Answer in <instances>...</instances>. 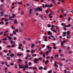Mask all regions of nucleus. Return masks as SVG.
<instances>
[{"label": "nucleus", "instance_id": "f257e3e1", "mask_svg": "<svg viewBox=\"0 0 73 73\" xmlns=\"http://www.w3.org/2000/svg\"><path fill=\"white\" fill-rule=\"evenodd\" d=\"M34 62L35 63V64H37L38 63V62H37V61H38L39 60H42V58L41 57L39 58H38V59H37V58H35L34 59Z\"/></svg>", "mask_w": 73, "mask_h": 73}, {"label": "nucleus", "instance_id": "f03ea898", "mask_svg": "<svg viewBox=\"0 0 73 73\" xmlns=\"http://www.w3.org/2000/svg\"><path fill=\"white\" fill-rule=\"evenodd\" d=\"M35 9L36 11H40V12H41V11H42V9L40 7L36 8Z\"/></svg>", "mask_w": 73, "mask_h": 73}, {"label": "nucleus", "instance_id": "7ed1b4c3", "mask_svg": "<svg viewBox=\"0 0 73 73\" xmlns=\"http://www.w3.org/2000/svg\"><path fill=\"white\" fill-rule=\"evenodd\" d=\"M50 14H52V15H54V13L53 12H51L50 13V14H49V16L50 17V19H51L53 17V16H52Z\"/></svg>", "mask_w": 73, "mask_h": 73}, {"label": "nucleus", "instance_id": "20e7f679", "mask_svg": "<svg viewBox=\"0 0 73 73\" xmlns=\"http://www.w3.org/2000/svg\"><path fill=\"white\" fill-rule=\"evenodd\" d=\"M24 66H21V64H19V68H20L21 69H23V68H24Z\"/></svg>", "mask_w": 73, "mask_h": 73}, {"label": "nucleus", "instance_id": "39448f33", "mask_svg": "<svg viewBox=\"0 0 73 73\" xmlns=\"http://www.w3.org/2000/svg\"><path fill=\"white\" fill-rule=\"evenodd\" d=\"M22 55H23L22 53H18L17 54V56H19V57H20V56H22Z\"/></svg>", "mask_w": 73, "mask_h": 73}, {"label": "nucleus", "instance_id": "423d86ee", "mask_svg": "<svg viewBox=\"0 0 73 73\" xmlns=\"http://www.w3.org/2000/svg\"><path fill=\"white\" fill-rule=\"evenodd\" d=\"M47 33L48 35H52V32H50V31H49L47 32Z\"/></svg>", "mask_w": 73, "mask_h": 73}, {"label": "nucleus", "instance_id": "0eeeda50", "mask_svg": "<svg viewBox=\"0 0 73 73\" xmlns=\"http://www.w3.org/2000/svg\"><path fill=\"white\" fill-rule=\"evenodd\" d=\"M48 1H50V0H47ZM52 2V3H55V0H51Z\"/></svg>", "mask_w": 73, "mask_h": 73}, {"label": "nucleus", "instance_id": "6e6552de", "mask_svg": "<svg viewBox=\"0 0 73 73\" xmlns=\"http://www.w3.org/2000/svg\"><path fill=\"white\" fill-rule=\"evenodd\" d=\"M14 55L13 54H11L10 55L11 57H14Z\"/></svg>", "mask_w": 73, "mask_h": 73}, {"label": "nucleus", "instance_id": "1a4fd4ad", "mask_svg": "<svg viewBox=\"0 0 73 73\" xmlns=\"http://www.w3.org/2000/svg\"><path fill=\"white\" fill-rule=\"evenodd\" d=\"M48 62H49V60H47L45 61V64H47Z\"/></svg>", "mask_w": 73, "mask_h": 73}, {"label": "nucleus", "instance_id": "9d476101", "mask_svg": "<svg viewBox=\"0 0 73 73\" xmlns=\"http://www.w3.org/2000/svg\"><path fill=\"white\" fill-rule=\"evenodd\" d=\"M14 23L15 24H17V21L16 19L14 20Z\"/></svg>", "mask_w": 73, "mask_h": 73}, {"label": "nucleus", "instance_id": "9b49d317", "mask_svg": "<svg viewBox=\"0 0 73 73\" xmlns=\"http://www.w3.org/2000/svg\"><path fill=\"white\" fill-rule=\"evenodd\" d=\"M33 52L34 53H35V50H32L31 51V53L32 54H33Z\"/></svg>", "mask_w": 73, "mask_h": 73}, {"label": "nucleus", "instance_id": "f8f14e48", "mask_svg": "<svg viewBox=\"0 0 73 73\" xmlns=\"http://www.w3.org/2000/svg\"><path fill=\"white\" fill-rule=\"evenodd\" d=\"M25 68H28V65L27 64L26 65H25Z\"/></svg>", "mask_w": 73, "mask_h": 73}, {"label": "nucleus", "instance_id": "ddd939ff", "mask_svg": "<svg viewBox=\"0 0 73 73\" xmlns=\"http://www.w3.org/2000/svg\"><path fill=\"white\" fill-rule=\"evenodd\" d=\"M49 53V51H47L46 52V54L47 56L48 55V53Z\"/></svg>", "mask_w": 73, "mask_h": 73}, {"label": "nucleus", "instance_id": "4468645a", "mask_svg": "<svg viewBox=\"0 0 73 73\" xmlns=\"http://www.w3.org/2000/svg\"><path fill=\"white\" fill-rule=\"evenodd\" d=\"M53 7V5L52 4H50L49 5V8L50 7V8H51L52 7Z\"/></svg>", "mask_w": 73, "mask_h": 73}, {"label": "nucleus", "instance_id": "2eb2a0df", "mask_svg": "<svg viewBox=\"0 0 73 73\" xmlns=\"http://www.w3.org/2000/svg\"><path fill=\"white\" fill-rule=\"evenodd\" d=\"M7 60H11V59L10 58V57H7L6 58Z\"/></svg>", "mask_w": 73, "mask_h": 73}, {"label": "nucleus", "instance_id": "dca6fc26", "mask_svg": "<svg viewBox=\"0 0 73 73\" xmlns=\"http://www.w3.org/2000/svg\"><path fill=\"white\" fill-rule=\"evenodd\" d=\"M25 39H26V40H31V38H27L26 37H25Z\"/></svg>", "mask_w": 73, "mask_h": 73}, {"label": "nucleus", "instance_id": "f3484780", "mask_svg": "<svg viewBox=\"0 0 73 73\" xmlns=\"http://www.w3.org/2000/svg\"><path fill=\"white\" fill-rule=\"evenodd\" d=\"M18 4H20V5L22 4H23V3L22 2V1H21V2H18Z\"/></svg>", "mask_w": 73, "mask_h": 73}, {"label": "nucleus", "instance_id": "a211bd4d", "mask_svg": "<svg viewBox=\"0 0 73 73\" xmlns=\"http://www.w3.org/2000/svg\"><path fill=\"white\" fill-rule=\"evenodd\" d=\"M10 42H11L12 44H15V42L13 40H10Z\"/></svg>", "mask_w": 73, "mask_h": 73}, {"label": "nucleus", "instance_id": "6ab92c4d", "mask_svg": "<svg viewBox=\"0 0 73 73\" xmlns=\"http://www.w3.org/2000/svg\"><path fill=\"white\" fill-rule=\"evenodd\" d=\"M7 40V38H3L2 39L3 41H5Z\"/></svg>", "mask_w": 73, "mask_h": 73}, {"label": "nucleus", "instance_id": "aec40b11", "mask_svg": "<svg viewBox=\"0 0 73 73\" xmlns=\"http://www.w3.org/2000/svg\"><path fill=\"white\" fill-rule=\"evenodd\" d=\"M42 69H43V67H42V66H40L39 68V69H40V70Z\"/></svg>", "mask_w": 73, "mask_h": 73}, {"label": "nucleus", "instance_id": "412c9836", "mask_svg": "<svg viewBox=\"0 0 73 73\" xmlns=\"http://www.w3.org/2000/svg\"><path fill=\"white\" fill-rule=\"evenodd\" d=\"M70 37H71V36H70V35H69L68 36H67V38H70Z\"/></svg>", "mask_w": 73, "mask_h": 73}, {"label": "nucleus", "instance_id": "4be33fe9", "mask_svg": "<svg viewBox=\"0 0 73 73\" xmlns=\"http://www.w3.org/2000/svg\"><path fill=\"white\" fill-rule=\"evenodd\" d=\"M5 64L6 65V66L8 65V62L7 61L5 62Z\"/></svg>", "mask_w": 73, "mask_h": 73}, {"label": "nucleus", "instance_id": "5701e85b", "mask_svg": "<svg viewBox=\"0 0 73 73\" xmlns=\"http://www.w3.org/2000/svg\"><path fill=\"white\" fill-rule=\"evenodd\" d=\"M70 33V31H67V36H69V34Z\"/></svg>", "mask_w": 73, "mask_h": 73}, {"label": "nucleus", "instance_id": "b1692460", "mask_svg": "<svg viewBox=\"0 0 73 73\" xmlns=\"http://www.w3.org/2000/svg\"><path fill=\"white\" fill-rule=\"evenodd\" d=\"M3 12H1V16H3V15H4L2 14H3Z\"/></svg>", "mask_w": 73, "mask_h": 73}, {"label": "nucleus", "instance_id": "393cba45", "mask_svg": "<svg viewBox=\"0 0 73 73\" xmlns=\"http://www.w3.org/2000/svg\"><path fill=\"white\" fill-rule=\"evenodd\" d=\"M49 5H48L46 4L45 5V7H48L49 8Z\"/></svg>", "mask_w": 73, "mask_h": 73}, {"label": "nucleus", "instance_id": "a878e982", "mask_svg": "<svg viewBox=\"0 0 73 73\" xmlns=\"http://www.w3.org/2000/svg\"><path fill=\"white\" fill-rule=\"evenodd\" d=\"M63 44H64V41H63L61 43V46H63Z\"/></svg>", "mask_w": 73, "mask_h": 73}, {"label": "nucleus", "instance_id": "bb28decb", "mask_svg": "<svg viewBox=\"0 0 73 73\" xmlns=\"http://www.w3.org/2000/svg\"><path fill=\"white\" fill-rule=\"evenodd\" d=\"M43 69L44 70H47V68L44 67L43 68Z\"/></svg>", "mask_w": 73, "mask_h": 73}, {"label": "nucleus", "instance_id": "cd10ccee", "mask_svg": "<svg viewBox=\"0 0 73 73\" xmlns=\"http://www.w3.org/2000/svg\"><path fill=\"white\" fill-rule=\"evenodd\" d=\"M34 56V57H36V56H37V55L36 54H33L32 55V56L33 57V56Z\"/></svg>", "mask_w": 73, "mask_h": 73}, {"label": "nucleus", "instance_id": "c85d7f7f", "mask_svg": "<svg viewBox=\"0 0 73 73\" xmlns=\"http://www.w3.org/2000/svg\"><path fill=\"white\" fill-rule=\"evenodd\" d=\"M8 38V39H9L10 40H12V38L10 36H9Z\"/></svg>", "mask_w": 73, "mask_h": 73}, {"label": "nucleus", "instance_id": "c756f323", "mask_svg": "<svg viewBox=\"0 0 73 73\" xmlns=\"http://www.w3.org/2000/svg\"><path fill=\"white\" fill-rule=\"evenodd\" d=\"M66 46H63V49H66Z\"/></svg>", "mask_w": 73, "mask_h": 73}, {"label": "nucleus", "instance_id": "7c9ffc66", "mask_svg": "<svg viewBox=\"0 0 73 73\" xmlns=\"http://www.w3.org/2000/svg\"><path fill=\"white\" fill-rule=\"evenodd\" d=\"M8 30H7L5 32H4V33H7L8 32Z\"/></svg>", "mask_w": 73, "mask_h": 73}, {"label": "nucleus", "instance_id": "2f4dec72", "mask_svg": "<svg viewBox=\"0 0 73 73\" xmlns=\"http://www.w3.org/2000/svg\"><path fill=\"white\" fill-rule=\"evenodd\" d=\"M0 24H4V22H3V21H1L0 23Z\"/></svg>", "mask_w": 73, "mask_h": 73}, {"label": "nucleus", "instance_id": "473e14b6", "mask_svg": "<svg viewBox=\"0 0 73 73\" xmlns=\"http://www.w3.org/2000/svg\"><path fill=\"white\" fill-rule=\"evenodd\" d=\"M13 32L14 35H16V33L15 32V31H13Z\"/></svg>", "mask_w": 73, "mask_h": 73}, {"label": "nucleus", "instance_id": "72a5a7b5", "mask_svg": "<svg viewBox=\"0 0 73 73\" xmlns=\"http://www.w3.org/2000/svg\"><path fill=\"white\" fill-rule=\"evenodd\" d=\"M57 61H55L54 62V66L55 65H57Z\"/></svg>", "mask_w": 73, "mask_h": 73}, {"label": "nucleus", "instance_id": "f704fd0d", "mask_svg": "<svg viewBox=\"0 0 73 73\" xmlns=\"http://www.w3.org/2000/svg\"><path fill=\"white\" fill-rule=\"evenodd\" d=\"M3 5L1 4L0 5V8H3Z\"/></svg>", "mask_w": 73, "mask_h": 73}, {"label": "nucleus", "instance_id": "c9c22d12", "mask_svg": "<svg viewBox=\"0 0 73 73\" xmlns=\"http://www.w3.org/2000/svg\"><path fill=\"white\" fill-rule=\"evenodd\" d=\"M56 60H59V61H60L61 60V59L60 58H57Z\"/></svg>", "mask_w": 73, "mask_h": 73}, {"label": "nucleus", "instance_id": "e433bc0d", "mask_svg": "<svg viewBox=\"0 0 73 73\" xmlns=\"http://www.w3.org/2000/svg\"><path fill=\"white\" fill-rule=\"evenodd\" d=\"M33 67H29V69H30V70H31V69H33Z\"/></svg>", "mask_w": 73, "mask_h": 73}, {"label": "nucleus", "instance_id": "4c0bfd02", "mask_svg": "<svg viewBox=\"0 0 73 73\" xmlns=\"http://www.w3.org/2000/svg\"><path fill=\"white\" fill-rule=\"evenodd\" d=\"M40 17L41 19H42V20H44L43 18L42 17V15L40 16Z\"/></svg>", "mask_w": 73, "mask_h": 73}, {"label": "nucleus", "instance_id": "58836bf2", "mask_svg": "<svg viewBox=\"0 0 73 73\" xmlns=\"http://www.w3.org/2000/svg\"><path fill=\"white\" fill-rule=\"evenodd\" d=\"M55 28H56V29H58V30H59V28H58V27L57 26H56Z\"/></svg>", "mask_w": 73, "mask_h": 73}, {"label": "nucleus", "instance_id": "ea45409f", "mask_svg": "<svg viewBox=\"0 0 73 73\" xmlns=\"http://www.w3.org/2000/svg\"><path fill=\"white\" fill-rule=\"evenodd\" d=\"M18 61L19 62H21L22 61V60H21V59H19L18 60Z\"/></svg>", "mask_w": 73, "mask_h": 73}, {"label": "nucleus", "instance_id": "a19ab883", "mask_svg": "<svg viewBox=\"0 0 73 73\" xmlns=\"http://www.w3.org/2000/svg\"><path fill=\"white\" fill-rule=\"evenodd\" d=\"M9 54H11L12 53V52L11 51V50H9Z\"/></svg>", "mask_w": 73, "mask_h": 73}, {"label": "nucleus", "instance_id": "79ce46f5", "mask_svg": "<svg viewBox=\"0 0 73 73\" xmlns=\"http://www.w3.org/2000/svg\"><path fill=\"white\" fill-rule=\"evenodd\" d=\"M21 14L22 15H24V12H23V11H21Z\"/></svg>", "mask_w": 73, "mask_h": 73}, {"label": "nucleus", "instance_id": "37998d69", "mask_svg": "<svg viewBox=\"0 0 73 73\" xmlns=\"http://www.w3.org/2000/svg\"><path fill=\"white\" fill-rule=\"evenodd\" d=\"M35 46V45L33 44H32L31 45V48H33V46Z\"/></svg>", "mask_w": 73, "mask_h": 73}, {"label": "nucleus", "instance_id": "c03bdc74", "mask_svg": "<svg viewBox=\"0 0 73 73\" xmlns=\"http://www.w3.org/2000/svg\"><path fill=\"white\" fill-rule=\"evenodd\" d=\"M14 17H16V15L14 14H13V18H14Z\"/></svg>", "mask_w": 73, "mask_h": 73}, {"label": "nucleus", "instance_id": "a18cd8bd", "mask_svg": "<svg viewBox=\"0 0 73 73\" xmlns=\"http://www.w3.org/2000/svg\"><path fill=\"white\" fill-rule=\"evenodd\" d=\"M7 42H6V41H3V44H7Z\"/></svg>", "mask_w": 73, "mask_h": 73}, {"label": "nucleus", "instance_id": "49530a36", "mask_svg": "<svg viewBox=\"0 0 73 73\" xmlns=\"http://www.w3.org/2000/svg\"><path fill=\"white\" fill-rule=\"evenodd\" d=\"M47 25H48V28H49V27H51V26H50V25L48 24Z\"/></svg>", "mask_w": 73, "mask_h": 73}, {"label": "nucleus", "instance_id": "de8ad7c7", "mask_svg": "<svg viewBox=\"0 0 73 73\" xmlns=\"http://www.w3.org/2000/svg\"><path fill=\"white\" fill-rule=\"evenodd\" d=\"M15 46V45L13 44L12 46H11L12 48H14V47Z\"/></svg>", "mask_w": 73, "mask_h": 73}, {"label": "nucleus", "instance_id": "09e8293b", "mask_svg": "<svg viewBox=\"0 0 73 73\" xmlns=\"http://www.w3.org/2000/svg\"><path fill=\"white\" fill-rule=\"evenodd\" d=\"M48 12H49V11L48 10H46V11H45V12H46V13H47V14H48Z\"/></svg>", "mask_w": 73, "mask_h": 73}, {"label": "nucleus", "instance_id": "8fccbe9b", "mask_svg": "<svg viewBox=\"0 0 73 73\" xmlns=\"http://www.w3.org/2000/svg\"><path fill=\"white\" fill-rule=\"evenodd\" d=\"M19 46H23V44H22L20 43L19 44Z\"/></svg>", "mask_w": 73, "mask_h": 73}, {"label": "nucleus", "instance_id": "3c124183", "mask_svg": "<svg viewBox=\"0 0 73 73\" xmlns=\"http://www.w3.org/2000/svg\"><path fill=\"white\" fill-rule=\"evenodd\" d=\"M66 32H63V35H66Z\"/></svg>", "mask_w": 73, "mask_h": 73}, {"label": "nucleus", "instance_id": "603ef678", "mask_svg": "<svg viewBox=\"0 0 73 73\" xmlns=\"http://www.w3.org/2000/svg\"><path fill=\"white\" fill-rule=\"evenodd\" d=\"M33 68V69H34V70H35L36 69H37V67H35Z\"/></svg>", "mask_w": 73, "mask_h": 73}, {"label": "nucleus", "instance_id": "864d4df0", "mask_svg": "<svg viewBox=\"0 0 73 73\" xmlns=\"http://www.w3.org/2000/svg\"><path fill=\"white\" fill-rule=\"evenodd\" d=\"M48 73H52V70H50V71H49L48 72Z\"/></svg>", "mask_w": 73, "mask_h": 73}, {"label": "nucleus", "instance_id": "5fc2aeb1", "mask_svg": "<svg viewBox=\"0 0 73 73\" xmlns=\"http://www.w3.org/2000/svg\"><path fill=\"white\" fill-rule=\"evenodd\" d=\"M31 62H29V63H28V65H29V66H30L31 65Z\"/></svg>", "mask_w": 73, "mask_h": 73}, {"label": "nucleus", "instance_id": "6e6d98bb", "mask_svg": "<svg viewBox=\"0 0 73 73\" xmlns=\"http://www.w3.org/2000/svg\"><path fill=\"white\" fill-rule=\"evenodd\" d=\"M45 62V60L44 59H42V63H44Z\"/></svg>", "mask_w": 73, "mask_h": 73}, {"label": "nucleus", "instance_id": "4d7b16f0", "mask_svg": "<svg viewBox=\"0 0 73 73\" xmlns=\"http://www.w3.org/2000/svg\"><path fill=\"white\" fill-rule=\"evenodd\" d=\"M43 38H47V37L46 36H44L43 37Z\"/></svg>", "mask_w": 73, "mask_h": 73}, {"label": "nucleus", "instance_id": "13d9d810", "mask_svg": "<svg viewBox=\"0 0 73 73\" xmlns=\"http://www.w3.org/2000/svg\"><path fill=\"white\" fill-rule=\"evenodd\" d=\"M61 51H62V50H61V49H60L59 50V53H60L61 52Z\"/></svg>", "mask_w": 73, "mask_h": 73}, {"label": "nucleus", "instance_id": "bf43d9fd", "mask_svg": "<svg viewBox=\"0 0 73 73\" xmlns=\"http://www.w3.org/2000/svg\"><path fill=\"white\" fill-rule=\"evenodd\" d=\"M68 61H69V60H68V59H67L65 60V62H68Z\"/></svg>", "mask_w": 73, "mask_h": 73}, {"label": "nucleus", "instance_id": "052dcab7", "mask_svg": "<svg viewBox=\"0 0 73 73\" xmlns=\"http://www.w3.org/2000/svg\"><path fill=\"white\" fill-rule=\"evenodd\" d=\"M42 7L43 8H45V6H44V4H42Z\"/></svg>", "mask_w": 73, "mask_h": 73}, {"label": "nucleus", "instance_id": "680f3d73", "mask_svg": "<svg viewBox=\"0 0 73 73\" xmlns=\"http://www.w3.org/2000/svg\"><path fill=\"white\" fill-rule=\"evenodd\" d=\"M10 65H11V66H13L14 65V64L11 63L10 64Z\"/></svg>", "mask_w": 73, "mask_h": 73}, {"label": "nucleus", "instance_id": "e2e57ef3", "mask_svg": "<svg viewBox=\"0 0 73 73\" xmlns=\"http://www.w3.org/2000/svg\"><path fill=\"white\" fill-rule=\"evenodd\" d=\"M23 44H25V41L24 40L23 41Z\"/></svg>", "mask_w": 73, "mask_h": 73}, {"label": "nucleus", "instance_id": "0e129e2a", "mask_svg": "<svg viewBox=\"0 0 73 73\" xmlns=\"http://www.w3.org/2000/svg\"><path fill=\"white\" fill-rule=\"evenodd\" d=\"M43 57H45V54H43Z\"/></svg>", "mask_w": 73, "mask_h": 73}, {"label": "nucleus", "instance_id": "69168bd1", "mask_svg": "<svg viewBox=\"0 0 73 73\" xmlns=\"http://www.w3.org/2000/svg\"><path fill=\"white\" fill-rule=\"evenodd\" d=\"M59 17H60V18H62V17H63V16L62 15H60L59 16Z\"/></svg>", "mask_w": 73, "mask_h": 73}, {"label": "nucleus", "instance_id": "338daca9", "mask_svg": "<svg viewBox=\"0 0 73 73\" xmlns=\"http://www.w3.org/2000/svg\"><path fill=\"white\" fill-rule=\"evenodd\" d=\"M68 20L70 21V20L71 19H70V17H69L68 18Z\"/></svg>", "mask_w": 73, "mask_h": 73}, {"label": "nucleus", "instance_id": "774afa93", "mask_svg": "<svg viewBox=\"0 0 73 73\" xmlns=\"http://www.w3.org/2000/svg\"><path fill=\"white\" fill-rule=\"evenodd\" d=\"M63 16H66V14H63Z\"/></svg>", "mask_w": 73, "mask_h": 73}]
</instances>
